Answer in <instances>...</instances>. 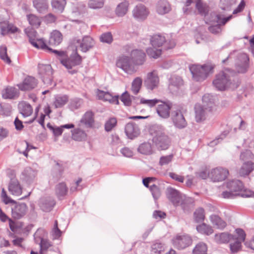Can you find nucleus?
<instances>
[{
  "instance_id": "28",
  "label": "nucleus",
  "mask_w": 254,
  "mask_h": 254,
  "mask_svg": "<svg viewBox=\"0 0 254 254\" xmlns=\"http://www.w3.org/2000/svg\"><path fill=\"white\" fill-rule=\"evenodd\" d=\"M226 187L228 190H231L234 193L237 194V192L242 191L244 189V185L240 180H232L227 182L225 184Z\"/></svg>"
},
{
  "instance_id": "1",
  "label": "nucleus",
  "mask_w": 254,
  "mask_h": 254,
  "mask_svg": "<svg viewBox=\"0 0 254 254\" xmlns=\"http://www.w3.org/2000/svg\"><path fill=\"white\" fill-rule=\"evenodd\" d=\"M49 53H53L56 55L60 60L61 63L67 69H70L80 65L82 63V58L77 53V49L72 51V53L68 57L66 52L53 50V49H44Z\"/></svg>"
},
{
  "instance_id": "34",
  "label": "nucleus",
  "mask_w": 254,
  "mask_h": 254,
  "mask_svg": "<svg viewBox=\"0 0 254 254\" xmlns=\"http://www.w3.org/2000/svg\"><path fill=\"white\" fill-rule=\"evenodd\" d=\"M35 241L37 243H39V241L40 242V254H46L48 250L52 246V243L49 241V240L46 239H44L41 237H35Z\"/></svg>"
},
{
  "instance_id": "6",
  "label": "nucleus",
  "mask_w": 254,
  "mask_h": 254,
  "mask_svg": "<svg viewBox=\"0 0 254 254\" xmlns=\"http://www.w3.org/2000/svg\"><path fill=\"white\" fill-rule=\"evenodd\" d=\"M214 67L210 64L199 65L192 64L189 66L190 70L194 80L196 81H202L208 76V74L213 72Z\"/></svg>"
},
{
  "instance_id": "35",
  "label": "nucleus",
  "mask_w": 254,
  "mask_h": 254,
  "mask_svg": "<svg viewBox=\"0 0 254 254\" xmlns=\"http://www.w3.org/2000/svg\"><path fill=\"white\" fill-rule=\"evenodd\" d=\"M235 235L229 234L227 233H221L219 234H216L215 240L218 243H227L233 240H236Z\"/></svg>"
},
{
  "instance_id": "56",
  "label": "nucleus",
  "mask_w": 254,
  "mask_h": 254,
  "mask_svg": "<svg viewBox=\"0 0 254 254\" xmlns=\"http://www.w3.org/2000/svg\"><path fill=\"white\" fill-rule=\"evenodd\" d=\"M221 7L224 10H230L231 7L235 4L236 0H220Z\"/></svg>"
},
{
  "instance_id": "52",
  "label": "nucleus",
  "mask_w": 254,
  "mask_h": 254,
  "mask_svg": "<svg viewBox=\"0 0 254 254\" xmlns=\"http://www.w3.org/2000/svg\"><path fill=\"white\" fill-rule=\"evenodd\" d=\"M29 24L33 27L38 28L41 24L40 19L34 14H29L27 16Z\"/></svg>"
},
{
  "instance_id": "10",
  "label": "nucleus",
  "mask_w": 254,
  "mask_h": 254,
  "mask_svg": "<svg viewBox=\"0 0 254 254\" xmlns=\"http://www.w3.org/2000/svg\"><path fill=\"white\" fill-rule=\"evenodd\" d=\"M116 65L127 74H131L136 71L135 65L132 63L130 56L124 55L120 57L117 62Z\"/></svg>"
},
{
  "instance_id": "36",
  "label": "nucleus",
  "mask_w": 254,
  "mask_h": 254,
  "mask_svg": "<svg viewBox=\"0 0 254 254\" xmlns=\"http://www.w3.org/2000/svg\"><path fill=\"white\" fill-rule=\"evenodd\" d=\"M34 7L39 13H45L48 8V2L47 0H33Z\"/></svg>"
},
{
  "instance_id": "63",
  "label": "nucleus",
  "mask_w": 254,
  "mask_h": 254,
  "mask_svg": "<svg viewBox=\"0 0 254 254\" xmlns=\"http://www.w3.org/2000/svg\"><path fill=\"white\" fill-rule=\"evenodd\" d=\"M160 102H161V101L157 99L147 100L142 98L140 100L141 104L147 105L150 107H154L156 104L159 103Z\"/></svg>"
},
{
  "instance_id": "25",
  "label": "nucleus",
  "mask_w": 254,
  "mask_h": 254,
  "mask_svg": "<svg viewBox=\"0 0 254 254\" xmlns=\"http://www.w3.org/2000/svg\"><path fill=\"white\" fill-rule=\"evenodd\" d=\"M94 114L91 111H88L84 113L80 120L79 126H84L86 127H91L94 123Z\"/></svg>"
},
{
  "instance_id": "50",
  "label": "nucleus",
  "mask_w": 254,
  "mask_h": 254,
  "mask_svg": "<svg viewBox=\"0 0 254 254\" xmlns=\"http://www.w3.org/2000/svg\"><path fill=\"white\" fill-rule=\"evenodd\" d=\"M83 103L82 99L75 98L71 100L68 105V107L71 111H74L79 109Z\"/></svg>"
},
{
  "instance_id": "54",
  "label": "nucleus",
  "mask_w": 254,
  "mask_h": 254,
  "mask_svg": "<svg viewBox=\"0 0 254 254\" xmlns=\"http://www.w3.org/2000/svg\"><path fill=\"white\" fill-rule=\"evenodd\" d=\"M146 53L150 58L157 59L162 54L161 49H147Z\"/></svg>"
},
{
  "instance_id": "60",
  "label": "nucleus",
  "mask_w": 254,
  "mask_h": 254,
  "mask_svg": "<svg viewBox=\"0 0 254 254\" xmlns=\"http://www.w3.org/2000/svg\"><path fill=\"white\" fill-rule=\"evenodd\" d=\"M173 157V154L161 156L159 159V165L163 166L169 164L172 162Z\"/></svg>"
},
{
  "instance_id": "2",
  "label": "nucleus",
  "mask_w": 254,
  "mask_h": 254,
  "mask_svg": "<svg viewBox=\"0 0 254 254\" xmlns=\"http://www.w3.org/2000/svg\"><path fill=\"white\" fill-rule=\"evenodd\" d=\"M166 194L167 198L174 206L181 205L185 212L189 211L193 205V200L191 198L187 197L185 195L172 187L167 188Z\"/></svg>"
},
{
  "instance_id": "5",
  "label": "nucleus",
  "mask_w": 254,
  "mask_h": 254,
  "mask_svg": "<svg viewBox=\"0 0 254 254\" xmlns=\"http://www.w3.org/2000/svg\"><path fill=\"white\" fill-rule=\"evenodd\" d=\"M237 51H234L231 53L226 59L223 60V63L225 64L227 61L231 60L234 58L237 55L235 59V69L237 72L244 73H245L249 66V58L245 53L237 54Z\"/></svg>"
},
{
  "instance_id": "42",
  "label": "nucleus",
  "mask_w": 254,
  "mask_h": 254,
  "mask_svg": "<svg viewBox=\"0 0 254 254\" xmlns=\"http://www.w3.org/2000/svg\"><path fill=\"white\" fill-rule=\"evenodd\" d=\"M68 97L66 95H57L55 97L54 106L56 108L63 107L68 101Z\"/></svg>"
},
{
  "instance_id": "17",
  "label": "nucleus",
  "mask_w": 254,
  "mask_h": 254,
  "mask_svg": "<svg viewBox=\"0 0 254 254\" xmlns=\"http://www.w3.org/2000/svg\"><path fill=\"white\" fill-rule=\"evenodd\" d=\"M125 132L128 138L133 139L140 134V130L137 124L134 122H130L126 125Z\"/></svg>"
},
{
  "instance_id": "37",
  "label": "nucleus",
  "mask_w": 254,
  "mask_h": 254,
  "mask_svg": "<svg viewBox=\"0 0 254 254\" xmlns=\"http://www.w3.org/2000/svg\"><path fill=\"white\" fill-rule=\"evenodd\" d=\"M18 108L20 113L24 117L30 116L33 112L31 106L26 102L20 103L18 105Z\"/></svg>"
},
{
  "instance_id": "48",
  "label": "nucleus",
  "mask_w": 254,
  "mask_h": 254,
  "mask_svg": "<svg viewBox=\"0 0 254 254\" xmlns=\"http://www.w3.org/2000/svg\"><path fill=\"white\" fill-rule=\"evenodd\" d=\"M207 251V245L202 242L198 243L192 251V254H206Z\"/></svg>"
},
{
  "instance_id": "40",
  "label": "nucleus",
  "mask_w": 254,
  "mask_h": 254,
  "mask_svg": "<svg viewBox=\"0 0 254 254\" xmlns=\"http://www.w3.org/2000/svg\"><path fill=\"white\" fill-rule=\"evenodd\" d=\"M210 220L213 225L217 228L223 229L226 226V223L217 215H212Z\"/></svg>"
},
{
  "instance_id": "33",
  "label": "nucleus",
  "mask_w": 254,
  "mask_h": 254,
  "mask_svg": "<svg viewBox=\"0 0 254 254\" xmlns=\"http://www.w3.org/2000/svg\"><path fill=\"white\" fill-rule=\"evenodd\" d=\"M254 170V163L251 161L245 162L241 167L239 174L242 177L248 176Z\"/></svg>"
},
{
  "instance_id": "32",
  "label": "nucleus",
  "mask_w": 254,
  "mask_h": 254,
  "mask_svg": "<svg viewBox=\"0 0 254 254\" xmlns=\"http://www.w3.org/2000/svg\"><path fill=\"white\" fill-rule=\"evenodd\" d=\"M166 42L165 36L161 34H155L150 39V42L153 48H160Z\"/></svg>"
},
{
  "instance_id": "46",
  "label": "nucleus",
  "mask_w": 254,
  "mask_h": 254,
  "mask_svg": "<svg viewBox=\"0 0 254 254\" xmlns=\"http://www.w3.org/2000/svg\"><path fill=\"white\" fill-rule=\"evenodd\" d=\"M196 230L199 233L206 235H210L213 233L212 227L204 223L198 225Z\"/></svg>"
},
{
  "instance_id": "24",
  "label": "nucleus",
  "mask_w": 254,
  "mask_h": 254,
  "mask_svg": "<svg viewBox=\"0 0 254 254\" xmlns=\"http://www.w3.org/2000/svg\"><path fill=\"white\" fill-rule=\"evenodd\" d=\"M133 17L139 20H144L149 14L147 8L142 4L137 5L132 10Z\"/></svg>"
},
{
  "instance_id": "18",
  "label": "nucleus",
  "mask_w": 254,
  "mask_h": 254,
  "mask_svg": "<svg viewBox=\"0 0 254 254\" xmlns=\"http://www.w3.org/2000/svg\"><path fill=\"white\" fill-rule=\"evenodd\" d=\"M228 175V171L219 167L211 170L209 176L213 182H220L224 180Z\"/></svg>"
},
{
  "instance_id": "49",
  "label": "nucleus",
  "mask_w": 254,
  "mask_h": 254,
  "mask_svg": "<svg viewBox=\"0 0 254 254\" xmlns=\"http://www.w3.org/2000/svg\"><path fill=\"white\" fill-rule=\"evenodd\" d=\"M142 80L140 77H136L132 81L131 90L132 93L136 95L139 92L142 85Z\"/></svg>"
},
{
  "instance_id": "21",
  "label": "nucleus",
  "mask_w": 254,
  "mask_h": 254,
  "mask_svg": "<svg viewBox=\"0 0 254 254\" xmlns=\"http://www.w3.org/2000/svg\"><path fill=\"white\" fill-rule=\"evenodd\" d=\"M161 104H159L156 109L158 115L164 119H167L170 114V110L172 108V104L170 102H160Z\"/></svg>"
},
{
  "instance_id": "27",
  "label": "nucleus",
  "mask_w": 254,
  "mask_h": 254,
  "mask_svg": "<svg viewBox=\"0 0 254 254\" xmlns=\"http://www.w3.org/2000/svg\"><path fill=\"white\" fill-rule=\"evenodd\" d=\"M2 97L5 99H14L19 96V91L15 87L7 86L1 91Z\"/></svg>"
},
{
  "instance_id": "44",
  "label": "nucleus",
  "mask_w": 254,
  "mask_h": 254,
  "mask_svg": "<svg viewBox=\"0 0 254 254\" xmlns=\"http://www.w3.org/2000/svg\"><path fill=\"white\" fill-rule=\"evenodd\" d=\"M138 151L144 155H150L153 153L152 145L149 142H144L138 147Z\"/></svg>"
},
{
  "instance_id": "8",
  "label": "nucleus",
  "mask_w": 254,
  "mask_h": 254,
  "mask_svg": "<svg viewBox=\"0 0 254 254\" xmlns=\"http://www.w3.org/2000/svg\"><path fill=\"white\" fill-rule=\"evenodd\" d=\"M10 182L8 185V191L14 195L19 196L22 193V188L16 178L15 172L13 170H9L7 173Z\"/></svg>"
},
{
  "instance_id": "11",
  "label": "nucleus",
  "mask_w": 254,
  "mask_h": 254,
  "mask_svg": "<svg viewBox=\"0 0 254 254\" xmlns=\"http://www.w3.org/2000/svg\"><path fill=\"white\" fill-rule=\"evenodd\" d=\"M95 45V41L90 36H84L82 40L74 37L69 42V46L70 48H93Z\"/></svg>"
},
{
  "instance_id": "7",
  "label": "nucleus",
  "mask_w": 254,
  "mask_h": 254,
  "mask_svg": "<svg viewBox=\"0 0 254 254\" xmlns=\"http://www.w3.org/2000/svg\"><path fill=\"white\" fill-rule=\"evenodd\" d=\"M38 74L44 84L47 86H55L53 82V69L50 64H39L38 66Z\"/></svg>"
},
{
  "instance_id": "55",
  "label": "nucleus",
  "mask_w": 254,
  "mask_h": 254,
  "mask_svg": "<svg viewBox=\"0 0 254 254\" xmlns=\"http://www.w3.org/2000/svg\"><path fill=\"white\" fill-rule=\"evenodd\" d=\"M133 98L127 91H126L122 94L121 100L125 106H129L131 104V99Z\"/></svg>"
},
{
  "instance_id": "3",
  "label": "nucleus",
  "mask_w": 254,
  "mask_h": 254,
  "mask_svg": "<svg viewBox=\"0 0 254 254\" xmlns=\"http://www.w3.org/2000/svg\"><path fill=\"white\" fill-rule=\"evenodd\" d=\"M150 133L152 136V141L159 150H166L170 144L169 138L165 132L164 128L161 125H155L150 128Z\"/></svg>"
},
{
  "instance_id": "26",
  "label": "nucleus",
  "mask_w": 254,
  "mask_h": 254,
  "mask_svg": "<svg viewBox=\"0 0 254 254\" xmlns=\"http://www.w3.org/2000/svg\"><path fill=\"white\" fill-rule=\"evenodd\" d=\"M67 192L68 188L65 183H59L55 186V193L59 200L64 199Z\"/></svg>"
},
{
  "instance_id": "45",
  "label": "nucleus",
  "mask_w": 254,
  "mask_h": 254,
  "mask_svg": "<svg viewBox=\"0 0 254 254\" xmlns=\"http://www.w3.org/2000/svg\"><path fill=\"white\" fill-rule=\"evenodd\" d=\"M66 3L65 0H52L51 2L52 7L60 13L64 11Z\"/></svg>"
},
{
  "instance_id": "13",
  "label": "nucleus",
  "mask_w": 254,
  "mask_h": 254,
  "mask_svg": "<svg viewBox=\"0 0 254 254\" xmlns=\"http://www.w3.org/2000/svg\"><path fill=\"white\" fill-rule=\"evenodd\" d=\"M171 117L173 125L176 127L183 129L187 127V122L180 110H173Z\"/></svg>"
},
{
  "instance_id": "43",
  "label": "nucleus",
  "mask_w": 254,
  "mask_h": 254,
  "mask_svg": "<svg viewBox=\"0 0 254 254\" xmlns=\"http://www.w3.org/2000/svg\"><path fill=\"white\" fill-rule=\"evenodd\" d=\"M128 3L122 2L119 3L115 10L116 14L119 17L124 16L128 11Z\"/></svg>"
},
{
  "instance_id": "12",
  "label": "nucleus",
  "mask_w": 254,
  "mask_h": 254,
  "mask_svg": "<svg viewBox=\"0 0 254 254\" xmlns=\"http://www.w3.org/2000/svg\"><path fill=\"white\" fill-rule=\"evenodd\" d=\"M172 243L174 247L182 250L191 245L192 239L187 234L177 235L172 239Z\"/></svg>"
},
{
  "instance_id": "16",
  "label": "nucleus",
  "mask_w": 254,
  "mask_h": 254,
  "mask_svg": "<svg viewBox=\"0 0 254 254\" xmlns=\"http://www.w3.org/2000/svg\"><path fill=\"white\" fill-rule=\"evenodd\" d=\"M130 58L135 65H142L146 60V54L140 49H134L130 52Z\"/></svg>"
},
{
  "instance_id": "59",
  "label": "nucleus",
  "mask_w": 254,
  "mask_h": 254,
  "mask_svg": "<svg viewBox=\"0 0 254 254\" xmlns=\"http://www.w3.org/2000/svg\"><path fill=\"white\" fill-rule=\"evenodd\" d=\"M169 83L170 85L178 87L183 84V80L180 76L173 75L170 78Z\"/></svg>"
},
{
  "instance_id": "51",
  "label": "nucleus",
  "mask_w": 254,
  "mask_h": 254,
  "mask_svg": "<svg viewBox=\"0 0 254 254\" xmlns=\"http://www.w3.org/2000/svg\"><path fill=\"white\" fill-rule=\"evenodd\" d=\"M194 220L196 222H201L204 220L205 214L203 208L200 207L197 209L194 212Z\"/></svg>"
},
{
  "instance_id": "22",
  "label": "nucleus",
  "mask_w": 254,
  "mask_h": 254,
  "mask_svg": "<svg viewBox=\"0 0 254 254\" xmlns=\"http://www.w3.org/2000/svg\"><path fill=\"white\" fill-rule=\"evenodd\" d=\"M216 97L210 94H204L202 98L204 106L208 110L209 112L213 113L216 110L215 104Z\"/></svg>"
},
{
  "instance_id": "20",
  "label": "nucleus",
  "mask_w": 254,
  "mask_h": 254,
  "mask_svg": "<svg viewBox=\"0 0 254 254\" xmlns=\"http://www.w3.org/2000/svg\"><path fill=\"white\" fill-rule=\"evenodd\" d=\"M37 79L32 76H27L22 82L17 84V86L21 91H27L34 89L37 86Z\"/></svg>"
},
{
  "instance_id": "61",
  "label": "nucleus",
  "mask_w": 254,
  "mask_h": 254,
  "mask_svg": "<svg viewBox=\"0 0 254 254\" xmlns=\"http://www.w3.org/2000/svg\"><path fill=\"white\" fill-rule=\"evenodd\" d=\"M47 126L48 128L53 132L54 135L56 136H59L61 135L63 132L62 126L55 127L50 123H48Z\"/></svg>"
},
{
  "instance_id": "15",
  "label": "nucleus",
  "mask_w": 254,
  "mask_h": 254,
  "mask_svg": "<svg viewBox=\"0 0 254 254\" xmlns=\"http://www.w3.org/2000/svg\"><path fill=\"white\" fill-rule=\"evenodd\" d=\"M195 120L197 123H201L206 120L209 117L210 114L206 108L203 107L200 104H195L194 106Z\"/></svg>"
},
{
  "instance_id": "30",
  "label": "nucleus",
  "mask_w": 254,
  "mask_h": 254,
  "mask_svg": "<svg viewBox=\"0 0 254 254\" xmlns=\"http://www.w3.org/2000/svg\"><path fill=\"white\" fill-rule=\"evenodd\" d=\"M0 28L1 34L5 35L9 33H14L16 32L18 29L12 24H9L7 21H3L0 23Z\"/></svg>"
},
{
  "instance_id": "31",
  "label": "nucleus",
  "mask_w": 254,
  "mask_h": 254,
  "mask_svg": "<svg viewBox=\"0 0 254 254\" xmlns=\"http://www.w3.org/2000/svg\"><path fill=\"white\" fill-rule=\"evenodd\" d=\"M63 40L62 33L58 30L53 31L51 34L49 40V44L51 46H58Z\"/></svg>"
},
{
  "instance_id": "62",
  "label": "nucleus",
  "mask_w": 254,
  "mask_h": 254,
  "mask_svg": "<svg viewBox=\"0 0 254 254\" xmlns=\"http://www.w3.org/2000/svg\"><path fill=\"white\" fill-rule=\"evenodd\" d=\"M119 96H113L110 93L106 92L105 98L104 99V101H108L109 103L118 105L119 104Z\"/></svg>"
},
{
  "instance_id": "47",
  "label": "nucleus",
  "mask_w": 254,
  "mask_h": 254,
  "mask_svg": "<svg viewBox=\"0 0 254 254\" xmlns=\"http://www.w3.org/2000/svg\"><path fill=\"white\" fill-rule=\"evenodd\" d=\"M105 3V0H88L87 2L88 7L93 9L102 8Z\"/></svg>"
},
{
  "instance_id": "64",
  "label": "nucleus",
  "mask_w": 254,
  "mask_h": 254,
  "mask_svg": "<svg viewBox=\"0 0 254 254\" xmlns=\"http://www.w3.org/2000/svg\"><path fill=\"white\" fill-rule=\"evenodd\" d=\"M235 232L237 235V236H235L236 238L235 240H238L241 242H244L246 239V234L245 231L241 229L238 228L235 230Z\"/></svg>"
},
{
  "instance_id": "23",
  "label": "nucleus",
  "mask_w": 254,
  "mask_h": 254,
  "mask_svg": "<svg viewBox=\"0 0 254 254\" xmlns=\"http://www.w3.org/2000/svg\"><path fill=\"white\" fill-rule=\"evenodd\" d=\"M56 203V200L53 197L47 196L41 198L39 206L43 211L50 212L53 209Z\"/></svg>"
},
{
  "instance_id": "14",
  "label": "nucleus",
  "mask_w": 254,
  "mask_h": 254,
  "mask_svg": "<svg viewBox=\"0 0 254 254\" xmlns=\"http://www.w3.org/2000/svg\"><path fill=\"white\" fill-rule=\"evenodd\" d=\"M144 83L148 90H153L156 88L159 83V78L156 71H153L148 72Z\"/></svg>"
},
{
  "instance_id": "53",
  "label": "nucleus",
  "mask_w": 254,
  "mask_h": 254,
  "mask_svg": "<svg viewBox=\"0 0 254 254\" xmlns=\"http://www.w3.org/2000/svg\"><path fill=\"white\" fill-rule=\"evenodd\" d=\"M117 121L115 118H110L105 124V129L106 131H111L117 125Z\"/></svg>"
},
{
  "instance_id": "58",
  "label": "nucleus",
  "mask_w": 254,
  "mask_h": 254,
  "mask_svg": "<svg viewBox=\"0 0 254 254\" xmlns=\"http://www.w3.org/2000/svg\"><path fill=\"white\" fill-rule=\"evenodd\" d=\"M234 242L230 244V249L232 253H236L239 251L242 248V243L238 240H233Z\"/></svg>"
},
{
  "instance_id": "19",
  "label": "nucleus",
  "mask_w": 254,
  "mask_h": 254,
  "mask_svg": "<svg viewBox=\"0 0 254 254\" xmlns=\"http://www.w3.org/2000/svg\"><path fill=\"white\" fill-rule=\"evenodd\" d=\"M27 206L24 203H19L11 208L12 217L15 219H19L23 217L27 211Z\"/></svg>"
},
{
  "instance_id": "29",
  "label": "nucleus",
  "mask_w": 254,
  "mask_h": 254,
  "mask_svg": "<svg viewBox=\"0 0 254 254\" xmlns=\"http://www.w3.org/2000/svg\"><path fill=\"white\" fill-rule=\"evenodd\" d=\"M171 9V5L167 0H160L156 5V11L161 15L168 13Z\"/></svg>"
},
{
  "instance_id": "39",
  "label": "nucleus",
  "mask_w": 254,
  "mask_h": 254,
  "mask_svg": "<svg viewBox=\"0 0 254 254\" xmlns=\"http://www.w3.org/2000/svg\"><path fill=\"white\" fill-rule=\"evenodd\" d=\"M71 133L72 138L75 141H81L85 140L87 137L86 132L79 128L71 130Z\"/></svg>"
},
{
  "instance_id": "41",
  "label": "nucleus",
  "mask_w": 254,
  "mask_h": 254,
  "mask_svg": "<svg viewBox=\"0 0 254 254\" xmlns=\"http://www.w3.org/2000/svg\"><path fill=\"white\" fill-rule=\"evenodd\" d=\"M195 7L200 15L205 16L208 14V5L206 3L203 2L201 0H195Z\"/></svg>"
},
{
  "instance_id": "38",
  "label": "nucleus",
  "mask_w": 254,
  "mask_h": 254,
  "mask_svg": "<svg viewBox=\"0 0 254 254\" xmlns=\"http://www.w3.org/2000/svg\"><path fill=\"white\" fill-rule=\"evenodd\" d=\"M36 172L30 167H26L22 173V179L27 183H30L35 178Z\"/></svg>"
},
{
  "instance_id": "9",
  "label": "nucleus",
  "mask_w": 254,
  "mask_h": 254,
  "mask_svg": "<svg viewBox=\"0 0 254 254\" xmlns=\"http://www.w3.org/2000/svg\"><path fill=\"white\" fill-rule=\"evenodd\" d=\"M25 32L29 38V42L32 46L35 48H49L43 38L37 37V32L33 28H26Z\"/></svg>"
},
{
  "instance_id": "4",
  "label": "nucleus",
  "mask_w": 254,
  "mask_h": 254,
  "mask_svg": "<svg viewBox=\"0 0 254 254\" xmlns=\"http://www.w3.org/2000/svg\"><path fill=\"white\" fill-rule=\"evenodd\" d=\"M213 84L218 90L223 91L228 87L236 89L239 86L240 82L237 79L229 76L226 71H221L216 75Z\"/></svg>"
},
{
  "instance_id": "57",
  "label": "nucleus",
  "mask_w": 254,
  "mask_h": 254,
  "mask_svg": "<svg viewBox=\"0 0 254 254\" xmlns=\"http://www.w3.org/2000/svg\"><path fill=\"white\" fill-rule=\"evenodd\" d=\"M153 197L155 200L158 199L161 196V190L159 187L156 185H151L149 189Z\"/></svg>"
}]
</instances>
